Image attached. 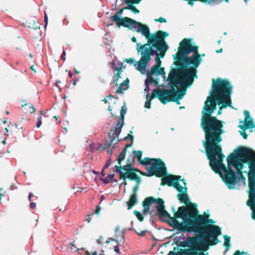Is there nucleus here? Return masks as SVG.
Instances as JSON below:
<instances>
[{
  "label": "nucleus",
  "instance_id": "obj_1",
  "mask_svg": "<svg viewBox=\"0 0 255 255\" xmlns=\"http://www.w3.org/2000/svg\"><path fill=\"white\" fill-rule=\"evenodd\" d=\"M211 95L208 97L202 111L201 127L205 134L203 145L205 147L210 166L212 170L220 174L223 181L229 189H232L237 183V177L232 169L235 167L238 175L245 184L246 177L243 173L248 174L249 180L248 194L251 181H255V152L246 147H240L227 157L228 166L223 164L225 157L220 143L224 133V122L217 119L212 114L217 109V104H223L224 107H231V95L232 86L226 79H213Z\"/></svg>",
  "mask_w": 255,
  "mask_h": 255
},
{
  "label": "nucleus",
  "instance_id": "obj_2",
  "mask_svg": "<svg viewBox=\"0 0 255 255\" xmlns=\"http://www.w3.org/2000/svg\"><path fill=\"white\" fill-rule=\"evenodd\" d=\"M198 50V47L193 45L191 39L184 38L180 42L178 51L173 56V64L177 68L171 70L166 80L170 88L175 87L184 96L187 88L198 77L197 68L202 61Z\"/></svg>",
  "mask_w": 255,
  "mask_h": 255
},
{
  "label": "nucleus",
  "instance_id": "obj_3",
  "mask_svg": "<svg viewBox=\"0 0 255 255\" xmlns=\"http://www.w3.org/2000/svg\"><path fill=\"white\" fill-rule=\"evenodd\" d=\"M169 33L166 31L158 30L148 37L147 42L144 44L138 43L136 44V50L137 53L141 55V57L138 62L137 70L139 71H145L146 67L151 60V57L155 55V65L151 67L150 74L153 75L155 74V70L160 67L161 61L160 58H163L167 50L168 46L165 41V38L168 36Z\"/></svg>",
  "mask_w": 255,
  "mask_h": 255
},
{
  "label": "nucleus",
  "instance_id": "obj_4",
  "mask_svg": "<svg viewBox=\"0 0 255 255\" xmlns=\"http://www.w3.org/2000/svg\"><path fill=\"white\" fill-rule=\"evenodd\" d=\"M209 249L208 244L202 240L198 234L190 237L183 242L177 244L173 251L169 252L168 255H208L205 253Z\"/></svg>",
  "mask_w": 255,
  "mask_h": 255
},
{
  "label": "nucleus",
  "instance_id": "obj_5",
  "mask_svg": "<svg viewBox=\"0 0 255 255\" xmlns=\"http://www.w3.org/2000/svg\"><path fill=\"white\" fill-rule=\"evenodd\" d=\"M197 221L199 227L193 233L198 234L208 247L217 245L219 242L218 237L222 234L221 228L214 224L216 223L214 220L203 216H200Z\"/></svg>",
  "mask_w": 255,
  "mask_h": 255
},
{
  "label": "nucleus",
  "instance_id": "obj_6",
  "mask_svg": "<svg viewBox=\"0 0 255 255\" xmlns=\"http://www.w3.org/2000/svg\"><path fill=\"white\" fill-rule=\"evenodd\" d=\"M176 89L175 87L171 88L169 90L159 88L154 89L151 95L149 94L146 95V101L144 107L147 109L150 108L151 101L155 97L158 98L164 105L170 102H175L177 104H180L179 101L183 98L184 94H181Z\"/></svg>",
  "mask_w": 255,
  "mask_h": 255
},
{
  "label": "nucleus",
  "instance_id": "obj_7",
  "mask_svg": "<svg viewBox=\"0 0 255 255\" xmlns=\"http://www.w3.org/2000/svg\"><path fill=\"white\" fill-rule=\"evenodd\" d=\"M197 207V205L196 203H189V205L187 206H181L182 208L180 210L184 211L186 215V220L184 223L185 226L183 228L185 233L193 232L199 227L197 221L200 216L209 218L210 215L205 212L203 215L198 214L199 211Z\"/></svg>",
  "mask_w": 255,
  "mask_h": 255
},
{
  "label": "nucleus",
  "instance_id": "obj_8",
  "mask_svg": "<svg viewBox=\"0 0 255 255\" xmlns=\"http://www.w3.org/2000/svg\"><path fill=\"white\" fill-rule=\"evenodd\" d=\"M180 208L181 207H179L177 211L174 212L173 217H171L170 214L166 211L165 209L157 211L155 215L158 217L160 220L168 223L173 229L185 233L183 228L185 226L184 223L185 222L186 215L184 211L180 210Z\"/></svg>",
  "mask_w": 255,
  "mask_h": 255
},
{
  "label": "nucleus",
  "instance_id": "obj_9",
  "mask_svg": "<svg viewBox=\"0 0 255 255\" xmlns=\"http://www.w3.org/2000/svg\"><path fill=\"white\" fill-rule=\"evenodd\" d=\"M127 112V108L124 106L122 107L121 111L120 118H119L116 126L111 128L109 133V137L110 138L109 141H106L101 148L102 149H107L108 153L112 154L113 150L115 148V145L120 140L118 136L122 130L124 125V116Z\"/></svg>",
  "mask_w": 255,
  "mask_h": 255
},
{
  "label": "nucleus",
  "instance_id": "obj_10",
  "mask_svg": "<svg viewBox=\"0 0 255 255\" xmlns=\"http://www.w3.org/2000/svg\"><path fill=\"white\" fill-rule=\"evenodd\" d=\"M156 165H157V163H155L153 164V165L150 167H146L145 169L147 172L145 173L137 168H133L132 166H130V165H128V166H127L128 168L126 170L122 172H120V174H119V177L123 178H128L130 180H134L138 184H140L141 182V178L139 176L136 174L135 172H138L141 175L148 177L155 175L157 177H161V176H162V174H160L161 171V170L156 172L153 170L155 169Z\"/></svg>",
  "mask_w": 255,
  "mask_h": 255
},
{
  "label": "nucleus",
  "instance_id": "obj_11",
  "mask_svg": "<svg viewBox=\"0 0 255 255\" xmlns=\"http://www.w3.org/2000/svg\"><path fill=\"white\" fill-rule=\"evenodd\" d=\"M110 20L115 22L117 26L120 27L123 26L125 27L130 28V25L133 24H137L139 25V29L137 30V32H141L146 39L149 37L151 33L148 26L143 24L139 22H137L128 17H124L121 19H118L116 15H114L110 17Z\"/></svg>",
  "mask_w": 255,
  "mask_h": 255
},
{
  "label": "nucleus",
  "instance_id": "obj_12",
  "mask_svg": "<svg viewBox=\"0 0 255 255\" xmlns=\"http://www.w3.org/2000/svg\"><path fill=\"white\" fill-rule=\"evenodd\" d=\"M161 177V182L160 183L161 186L167 185L168 186H173L179 192H182L183 188L179 184V181L181 177V176L166 175V173H165Z\"/></svg>",
  "mask_w": 255,
  "mask_h": 255
},
{
  "label": "nucleus",
  "instance_id": "obj_13",
  "mask_svg": "<svg viewBox=\"0 0 255 255\" xmlns=\"http://www.w3.org/2000/svg\"><path fill=\"white\" fill-rule=\"evenodd\" d=\"M155 163H157V165L158 164V165H156L155 169L153 170L156 172L161 170V171L160 174H162L163 176L166 172V167L164 162L161 159L145 157L143 159L141 160V161L139 162V164L142 165H147L151 164V166H152L153 164Z\"/></svg>",
  "mask_w": 255,
  "mask_h": 255
},
{
  "label": "nucleus",
  "instance_id": "obj_14",
  "mask_svg": "<svg viewBox=\"0 0 255 255\" xmlns=\"http://www.w3.org/2000/svg\"><path fill=\"white\" fill-rule=\"evenodd\" d=\"M250 189L249 198L247 204L252 210V217L255 220V181H251Z\"/></svg>",
  "mask_w": 255,
  "mask_h": 255
},
{
  "label": "nucleus",
  "instance_id": "obj_15",
  "mask_svg": "<svg viewBox=\"0 0 255 255\" xmlns=\"http://www.w3.org/2000/svg\"><path fill=\"white\" fill-rule=\"evenodd\" d=\"M148 199L146 202H148L149 204L154 203L157 204V206L156 207L157 211L165 209L164 201L162 199L160 198L156 199L152 196L148 197Z\"/></svg>",
  "mask_w": 255,
  "mask_h": 255
},
{
  "label": "nucleus",
  "instance_id": "obj_16",
  "mask_svg": "<svg viewBox=\"0 0 255 255\" xmlns=\"http://www.w3.org/2000/svg\"><path fill=\"white\" fill-rule=\"evenodd\" d=\"M134 163V159L133 156H129L127 159V164L124 166L119 165V166H115V168H116V172L119 174H120V172H122L126 170L128 165H129L130 166H132Z\"/></svg>",
  "mask_w": 255,
  "mask_h": 255
},
{
  "label": "nucleus",
  "instance_id": "obj_17",
  "mask_svg": "<svg viewBox=\"0 0 255 255\" xmlns=\"http://www.w3.org/2000/svg\"><path fill=\"white\" fill-rule=\"evenodd\" d=\"M187 187H185V191H182V192H179V193L178 194L177 197L178 199L182 202L184 203L186 205H187L186 206L189 205V203H191L189 201L188 197L187 194Z\"/></svg>",
  "mask_w": 255,
  "mask_h": 255
},
{
  "label": "nucleus",
  "instance_id": "obj_18",
  "mask_svg": "<svg viewBox=\"0 0 255 255\" xmlns=\"http://www.w3.org/2000/svg\"><path fill=\"white\" fill-rule=\"evenodd\" d=\"M6 133H4L5 136H8L7 133L9 132L11 134L13 133H16L19 131V129H17V125L16 123L10 124L8 126L7 128H5Z\"/></svg>",
  "mask_w": 255,
  "mask_h": 255
},
{
  "label": "nucleus",
  "instance_id": "obj_19",
  "mask_svg": "<svg viewBox=\"0 0 255 255\" xmlns=\"http://www.w3.org/2000/svg\"><path fill=\"white\" fill-rule=\"evenodd\" d=\"M255 127L253 119H251L249 120H245L244 124L243 125H239L240 128L242 130H246L248 129H252Z\"/></svg>",
  "mask_w": 255,
  "mask_h": 255
},
{
  "label": "nucleus",
  "instance_id": "obj_20",
  "mask_svg": "<svg viewBox=\"0 0 255 255\" xmlns=\"http://www.w3.org/2000/svg\"><path fill=\"white\" fill-rule=\"evenodd\" d=\"M115 63H113L112 64V68L113 71H117V73L115 75V79L114 80V83L115 84V85L118 86V82L120 78H121V73L122 72V66H119V67L114 68Z\"/></svg>",
  "mask_w": 255,
  "mask_h": 255
},
{
  "label": "nucleus",
  "instance_id": "obj_21",
  "mask_svg": "<svg viewBox=\"0 0 255 255\" xmlns=\"http://www.w3.org/2000/svg\"><path fill=\"white\" fill-rule=\"evenodd\" d=\"M137 202V195H131L128 201L127 202L128 210H130Z\"/></svg>",
  "mask_w": 255,
  "mask_h": 255
},
{
  "label": "nucleus",
  "instance_id": "obj_22",
  "mask_svg": "<svg viewBox=\"0 0 255 255\" xmlns=\"http://www.w3.org/2000/svg\"><path fill=\"white\" fill-rule=\"evenodd\" d=\"M114 173L113 174H109L106 178H101L100 180L103 182L104 184H108L109 182H113L114 181ZM115 182H117L116 180H114Z\"/></svg>",
  "mask_w": 255,
  "mask_h": 255
},
{
  "label": "nucleus",
  "instance_id": "obj_23",
  "mask_svg": "<svg viewBox=\"0 0 255 255\" xmlns=\"http://www.w3.org/2000/svg\"><path fill=\"white\" fill-rule=\"evenodd\" d=\"M148 199V197H147L142 202V205L144 207L143 210V213L149 212V207L151 204H149L148 202H146L147 200Z\"/></svg>",
  "mask_w": 255,
  "mask_h": 255
},
{
  "label": "nucleus",
  "instance_id": "obj_24",
  "mask_svg": "<svg viewBox=\"0 0 255 255\" xmlns=\"http://www.w3.org/2000/svg\"><path fill=\"white\" fill-rule=\"evenodd\" d=\"M127 6L125 7V8L130 10L133 13L137 14L139 13V10L133 5L134 4H127Z\"/></svg>",
  "mask_w": 255,
  "mask_h": 255
},
{
  "label": "nucleus",
  "instance_id": "obj_25",
  "mask_svg": "<svg viewBox=\"0 0 255 255\" xmlns=\"http://www.w3.org/2000/svg\"><path fill=\"white\" fill-rule=\"evenodd\" d=\"M132 153L133 154V157H134V158L135 157H136L139 163L142 160V151L141 150H133Z\"/></svg>",
  "mask_w": 255,
  "mask_h": 255
},
{
  "label": "nucleus",
  "instance_id": "obj_26",
  "mask_svg": "<svg viewBox=\"0 0 255 255\" xmlns=\"http://www.w3.org/2000/svg\"><path fill=\"white\" fill-rule=\"evenodd\" d=\"M126 148H124L123 151L119 154V157L117 158V160L118 162V164L119 165H121V162L123 160L126 156Z\"/></svg>",
  "mask_w": 255,
  "mask_h": 255
},
{
  "label": "nucleus",
  "instance_id": "obj_27",
  "mask_svg": "<svg viewBox=\"0 0 255 255\" xmlns=\"http://www.w3.org/2000/svg\"><path fill=\"white\" fill-rule=\"evenodd\" d=\"M147 76H148V81L149 84H152L154 83L155 86H157L158 85V82H159L158 79H154L152 77L153 75H151L150 74V71L149 72Z\"/></svg>",
  "mask_w": 255,
  "mask_h": 255
},
{
  "label": "nucleus",
  "instance_id": "obj_28",
  "mask_svg": "<svg viewBox=\"0 0 255 255\" xmlns=\"http://www.w3.org/2000/svg\"><path fill=\"white\" fill-rule=\"evenodd\" d=\"M224 245L225 247H226V251H227L229 249V248L230 246V237L228 236L227 235H225L224 236Z\"/></svg>",
  "mask_w": 255,
  "mask_h": 255
},
{
  "label": "nucleus",
  "instance_id": "obj_29",
  "mask_svg": "<svg viewBox=\"0 0 255 255\" xmlns=\"http://www.w3.org/2000/svg\"><path fill=\"white\" fill-rule=\"evenodd\" d=\"M133 214L140 222L143 221L144 219V217L139 211L137 210H134L133 211Z\"/></svg>",
  "mask_w": 255,
  "mask_h": 255
},
{
  "label": "nucleus",
  "instance_id": "obj_30",
  "mask_svg": "<svg viewBox=\"0 0 255 255\" xmlns=\"http://www.w3.org/2000/svg\"><path fill=\"white\" fill-rule=\"evenodd\" d=\"M155 73L157 75L164 76L165 75L164 68L163 67H159L157 69L155 70Z\"/></svg>",
  "mask_w": 255,
  "mask_h": 255
},
{
  "label": "nucleus",
  "instance_id": "obj_31",
  "mask_svg": "<svg viewBox=\"0 0 255 255\" xmlns=\"http://www.w3.org/2000/svg\"><path fill=\"white\" fill-rule=\"evenodd\" d=\"M142 0H125V4H138Z\"/></svg>",
  "mask_w": 255,
  "mask_h": 255
},
{
  "label": "nucleus",
  "instance_id": "obj_32",
  "mask_svg": "<svg viewBox=\"0 0 255 255\" xmlns=\"http://www.w3.org/2000/svg\"><path fill=\"white\" fill-rule=\"evenodd\" d=\"M125 61L128 63L133 64L134 66H136L137 65H138V63H137L135 62V59L133 57L126 59Z\"/></svg>",
  "mask_w": 255,
  "mask_h": 255
},
{
  "label": "nucleus",
  "instance_id": "obj_33",
  "mask_svg": "<svg viewBox=\"0 0 255 255\" xmlns=\"http://www.w3.org/2000/svg\"><path fill=\"white\" fill-rule=\"evenodd\" d=\"M121 240H118V241H116V243H117V246H116L115 247V248H114V251L118 254H120L121 253H120V249H119V246H120L121 245Z\"/></svg>",
  "mask_w": 255,
  "mask_h": 255
},
{
  "label": "nucleus",
  "instance_id": "obj_34",
  "mask_svg": "<svg viewBox=\"0 0 255 255\" xmlns=\"http://www.w3.org/2000/svg\"><path fill=\"white\" fill-rule=\"evenodd\" d=\"M128 83H129V80L127 78L126 80H125L122 83L120 84V86L123 87V86H125L126 87L125 88L126 89H127L128 88Z\"/></svg>",
  "mask_w": 255,
  "mask_h": 255
},
{
  "label": "nucleus",
  "instance_id": "obj_35",
  "mask_svg": "<svg viewBox=\"0 0 255 255\" xmlns=\"http://www.w3.org/2000/svg\"><path fill=\"white\" fill-rule=\"evenodd\" d=\"M139 184H138L137 183H136V185L133 187L132 193L131 195H136Z\"/></svg>",
  "mask_w": 255,
  "mask_h": 255
},
{
  "label": "nucleus",
  "instance_id": "obj_36",
  "mask_svg": "<svg viewBox=\"0 0 255 255\" xmlns=\"http://www.w3.org/2000/svg\"><path fill=\"white\" fill-rule=\"evenodd\" d=\"M199 1L203 3H207L208 4L215 2L217 4V0H199Z\"/></svg>",
  "mask_w": 255,
  "mask_h": 255
},
{
  "label": "nucleus",
  "instance_id": "obj_37",
  "mask_svg": "<svg viewBox=\"0 0 255 255\" xmlns=\"http://www.w3.org/2000/svg\"><path fill=\"white\" fill-rule=\"evenodd\" d=\"M154 21L156 22H159L160 23H165L167 22L166 19L162 17H160L159 18H157V19L156 18L154 19Z\"/></svg>",
  "mask_w": 255,
  "mask_h": 255
},
{
  "label": "nucleus",
  "instance_id": "obj_38",
  "mask_svg": "<svg viewBox=\"0 0 255 255\" xmlns=\"http://www.w3.org/2000/svg\"><path fill=\"white\" fill-rule=\"evenodd\" d=\"M70 249H71V250H74L75 252H79V249L77 248L76 247H75V245L74 244V242L71 243L70 244Z\"/></svg>",
  "mask_w": 255,
  "mask_h": 255
},
{
  "label": "nucleus",
  "instance_id": "obj_39",
  "mask_svg": "<svg viewBox=\"0 0 255 255\" xmlns=\"http://www.w3.org/2000/svg\"><path fill=\"white\" fill-rule=\"evenodd\" d=\"M135 232L138 235L143 237V236H145V233L147 232V231L146 230H144V231L139 230V231H137L135 230Z\"/></svg>",
  "mask_w": 255,
  "mask_h": 255
},
{
  "label": "nucleus",
  "instance_id": "obj_40",
  "mask_svg": "<svg viewBox=\"0 0 255 255\" xmlns=\"http://www.w3.org/2000/svg\"><path fill=\"white\" fill-rule=\"evenodd\" d=\"M125 9H128L127 8H125V7L121 8L117 13L114 15H116L118 17V19H121L120 16L122 15L123 11Z\"/></svg>",
  "mask_w": 255,
  "mask_h": 255
},
{
  "label": "nucleus",
  "instance_id": "obj_41",
  "mask_svg": "<svg viewBox=\"0 0 255 255\" xmlns=\"http://www.w3.org/2000/svg\"><path fill=\"white\" fill-rule=\"evenodd\" d=\"M126 90L125 88L120 85L117 90L116 91V93L117 94H121L123 92L124 90Z\"/></svg>",
  "mask_w": 255,
  "mask_h": 255
},
{
  "label": "nucleus",
  "instance_id": "obj_42",
  "mask_svg": "<svg viewBox=\"0 0 255 255\" xmlns=\"http://www.w3.org/2000/svg\"><path fill=\"white\" fill-rule=\"evenodd\" d=\"M245 120H249L250 119V113L248 111H244Z\"/></svg>",
  "mask_w": 255,
  "mask_h": 255
},
{
  "label": "nucleus",
  "instance_id": "obj_43",
  "mask_svg": "<svg viewBox=\"0 0 255 255\" xmlns=\"http://www.w3.org/2000/svg\"><path fill=\"white\" fill-rule=\"evenodd\" d=\"M101 210V208L99 205H97L96 206L95 211L94 212V214L96 215H99Z\"/></svg>",
  "mask_w": 255,
  "mask_h": 255
},
{
  "label": "nucleus",
  "instance_id": "obj_44",
  "mask_svg": "<svg viewBox=\"0 0 255 255\" xmlns=\"http://www.w3.org/2000/svg\"><path fill=\"white\" fill-rule=\"evenodd\" d=\"M111 164V159H109L106 162L104 167H103V169H105L108 168L110 166Z\"/></svg>",
  "mask_w": 255,
  "mask_h": 255
},
{
  "label": "nucleus",
  "instance_id": "obj_45",
  "mask_svg": "<svg viewBox=\"0 0 255 255\" xmlns=\"http://www.w3.org/2000/svg\"><path fill=\"white\" fill-rule=\"evenodd\" d=\"M28 105H29V107L30 108V110H29V112L30 113V114H33L35 112V109L34 108L33 106H32V105L31 104H28Z\"/></svg>",
  "mask_w": 255,
  "mask_h": 255
},
{
  "label": "nucleus",
  "instance_id": "obj_46",
  "mask_svg": "<svg viewBox=\"0 0 255 255\" xmlns=\"http://www.w3.org/2000/svg\"><path fill=\"white\" fill-rule=\"evenodd\" d=\"M245 131L246 130L241 131L240 133L244 139H247L248 138V135L247 134Z\"/></svg>",
  "mask_w": 255,
  "mask_h": 255
},
{
  "label": "nucleus",
  "instance_id": "obj_47",
  "mask_svg": "<svg viewBox=\"0 0 255 255\" xmlns=\"http://www.w3.org/2000/svg\"><path fill=\"white\" fill-rule=\"evenodd\" d=\"M244 251L241 252L239 250L236 251L233 255H243L244 254H246Z\"/></svg>",
  "mask_w": 255,
  "mask_h": 255
},
{
  "label": "nucleus",
  "instance_id": "obj_48",
  "mask_svg": "<svg viewBox=\"0 0 255 255\" xmlns=\"http://www.w3.org/2000/svg\"><path fill=\"white\" fill-rule=\"evenodd\" d=\"M139 25L137 24H131L130 25V28H133V29H135V30H138L139 29Z\"/></svg>",
  "mask_w": 255,
  "mask_h": 255
},
{
  "label": "nucleus",
  "instance_id": "obj_49",
  "mask_svg": "<svg viewBox=\"0 0 255 255\" xmlns=\"http://www.w3.org/2000/svg\"><path fill=\"white\" fill-rule=\"evenodd\" d=\"M114 97L111 95H109L108 96H107L106 98H105V99L103 100V101L105 103L107 104L108 103V100H107V98L110 99H112Z\"/></svg>",
  "mask_w": 255,
  "mask_h": 255
},
{
  "label": "nucleus",
  "instance_id": "obj_50",
  "mask_svg": "<svg viewBox=\"0 0 255 255\" xmlns=\"http://www.w3.org/2000/svg\"><path fill=\"white\" fill-rule=\"evenodd\" d=\"M118 240H116L113 238H109L107 239L106 241L107 244H109L111 241H115L116 242V241H118Z\"/></svg>",
  "mask_w": 255,
  "mask_h": 255
},
{
  "label": "nucleus",
  "instance_id": "obj_51",
  "mask_svg": "<svg viewBox=\"0 0 255 255\" xmlns=\"http://www.w3.org/2000/svg\"><path fill=\"white\" fill-rule=\"evenodd\" d=\"M44 21L45 23V26L46 27L48 23V16L46 12H44Z\"/></svg>",
  "mask_w": 255,
  "mask_h": 255
},
{
  "label": "nucleus",
  "instance_id": "obj_52",
  "mask_svg": "<svg viewBox=\"0 0 255 255\" xmlns=\"http://www.w3.org/2000/svg\"><path fill=\"white\" fill-rule=\"evenodd\" d=\"M41 124H42L41 118H40L36 123V127L38 128H39L40 127V126L41 125Z\"/></svg>",
  "mask_w": 255,
  "mask_h": 255
},
{
  "label": "nucleus",
  "instance_id": "obj_53",
  "mask_svg": "<svg viewBox=\"0 0 255 255\" xmlns=\"http://www.w3.org/2000/svg\"><path fill=\"white\" fill-rule=\"evenodd\" d=\"M130 139L131 140V141H132L133 139V137L132 135H131L130 134H128L127 136L125 137V139Z\"/></svg>",
  "mask_w": 255,
  "mask_h": 255
},
{
  "label": "nucleus",
  "instance_id": "obj_54",
  "mask_svg": "<svg viewBox=\"0 0 255 255\" xmlns=\"http://www.w3.org/2000/svg\"><path fill=\"white\" fill-rule=\"evenodd\" d=\"M36 207V203L34 202H31L30 204V208L32 209H35Z\"/></svg>",
  "mask_w": 255,
  "mask_h": 255
},
{
  "label": "nucleus",
  "instance_id": "obj_55",
  "mask_svg": "<svg viewBox=\"0 0 255 255\" xmlns=\"http://www.w3.org/2000/svg\"><path fill=\"white\" fill-rule=\"evenodd\" d=\"M66 55V52L64 50H63L62 52V54L61 56V58L63 60H65L66 59V58L65 57V56Z\"/></svg>",
  "mask_w": 255,
  "mask_h": 255
},
{
  "label": "nucleus",
  "instance_id": "obj_56",
  "mask_svg": "<svg viewBox=\"0 0 255 255\" xmlns=\"http://www.w3.org/2000/svg\"><path fill=\"white\" fill-rule=\"evenodd\" d=\"M28 26H29V27L32 28H33V29H37V28H40L39 25H36L35 26H34V25H29Z\"/></svg>",
  "mask_w": 255,
  "mask_h": 255
},
{
  "label": "nucleus",
  "instance_id": "obj_57",
  "mask_svg": "<svg viewBox=\"0 0 255 255\" xmlns=\"http://www.w3.org/2000/svg\"><path fill=\"white\" fill-rule=\"evenodd\" d=\"M32 197H33V194L32 193H29L28 195V199L29 201H31Z\"/></svg>",
  "mask_w": 255,
  "mask_h": 255
},
{
  "label": "nucleus",
  "instance_id": "obj_58",
  "mask_svg": "<svg viewBox=\"0 0 255 255\" xmlns=\"http://www.w3.org/2000/svg\"><path fill=\"white\" fill-rule=\"evenodd\" d=\"M120 178L121 179H123V180H124V181H123V184L124 185H127V181H126V179H127V178H121V177H120Z\"/></svg>",
  "mask_w": 255,
  "mask_h": 255
},
{
  "label": "nucleus",
  "instance_id": "obj_59",
  "mask_svg": "<svg viewBox=\"0 0 255 255\" xmlns=\"http://www.w3.org/2000/svg\"><path fill=\"white\" fill-rule=\"evenodd\" d=\"M144 91L147 92L148 93V94H149V92L150 91V88L148 85H147L146 87H145Z\"/></svg>",
  "mask_w": 255,
  "mask_h": 255
},
{
  "label": "nucleus",
  "instance_id": "obj_60",
  "mask_svg": "<svg viewBox=\"0 0 255 255\" xmlns=\"http://www.w3.org/2000/svg\"><path fill=\"white\" fill-rule=\"evenodd\" d=\"M91 214H89L87 215V221L88 223H90L91 222V218H90Z\"/></svg>",
  "mask_w": 255,
  "mask_h": 255
},
{
  "label": "nucleus",
  "instance_id": "obj_61",
  "mask_svg": "<svg viewBox=\"0 0 255 255\" xmlns=\"http://www.w3.org/2000/svg\"><path fill=\"white\" fill-rule=\"evenodd\" d=\"M131 40L133 42H136V38L135 37H134V36L131 38Z\"/></svg>",
  "mask_w": 255,
  "mask_h": 255
},
{
  "label": "nucleus",
  "instance_id": "obj_62",
  "mask_svg": "<svg viewBox=\"0 0 255 255\" xmlns=\"http://www.w3.org/2000/svg\"><path fill=\"white\" fill-rule=\"evenodd\" d=\"M97 243L100 245H101L102 244V242L100 240V239H98L97 240Z\"/></svg>",
  "mask_w": 255,
  "mask_h": 255
},
{
  "label": "nucleus",
  "instance_id": "obj_63",
  "mask_svg": "<svg viewBox=\"0 0 255 255\" xmlns=\"http://www.w3.org/2000/svg\"><path fill=\"white\" fill-rule=\"evenodd\" d=\"M131 146L130 144H128V143H127L126 145V146L124 148H126V150L127 149V148L129 147H130Z\"/></svg>",
  "mask_w": 255,
  "mask_h": 255
},
{
  "label": "nucleus",
  "instance_id": "obj_64",
  "mask_svg": "<svg viewBox=\"0 0 255 255\" xmlns=\"http://www.w3.org/2000/svg\"><path fill=\"white\" fill-rule=\"evenodd\" d=\"M223 51V49L221 48L219 50H216L217 53H221Z\"/></svg>",
  "mask_w": 255,
  "mask_h": 255
}]
</instances>
